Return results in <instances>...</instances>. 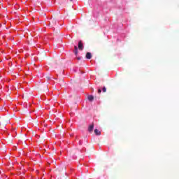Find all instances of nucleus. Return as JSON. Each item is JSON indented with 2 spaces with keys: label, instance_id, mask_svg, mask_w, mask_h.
Instances as JSON below:
<instances>
[{
  "label": "nucleus",
  "instance_id": "1",
  "mask_svg": "<svg viewBox=\"0 0 179 179\" xmlns=\"http://www.w3.org/2000/svg\"><path fill=\"white\" fill-rule=\"evenodd\" d=\"M78 50L82 51L83 50V43H82V41L78 42Z\"/></svg>",
  "mask_w": 179,
  "mask_h": 179
},
{
  "label": "nucleus",
  "instance_id": "2",
  "mask_svg": "<svg viewBox=\"0 0 179 179\" xmlns=\"http://www.w3.org/2000/svg\"><path fill=\"white\" fill-rule=\"evenodd\" d=\"M93 129H94V124H92L91 125H90V127H88V131L89 132H93Z\"/></svg>",
  "mask_w": 179,
  "mask_h": 179
},
{
  "label": "nucleus",
  "instance_id": "3",
  "mask_svg": "<svg viewBox=\"0 0 179 179\" xmlns=\"http://www.w3.org/2000/svg\"><path fill=\"white\" fill-rule=\"evenodd\" d=\"M87 59H92V53L91 52H87L85 55Z\"/></svg>",
  "mask_w": 179,
  "mask_h": 179
},
{
  "label": "nucleus",
  "instance_id": "4",
  "mask_svg": "<svg viewBox=\"0 0 179 179\" xmlns=\"http://www.w3.org/2000/svg\"><path fill=\"white\" fill-rule=\"evenodd\" d=\"M94 134H95V135H101V132L100 131H99V129H94Z\"/></svg>",
  "mask_w": 179,
  "mask_h": 179
},
{
  "label": "nucleus",
  "instance_id": "5",
  "mask_svg": "<svg viewBox=\"0 0 179 179\" xmlns=\"http://www.w3.org/2000/svg\"><path fill=\"white\" fill-rule=\"evenodd\" d=\"M88 100L90 101H93L94 100V96H93V95L88 96Z\"/></svg>",
  "mask_w": 179,
  "mask_h": 179
},
{
  "label": "nucleus",
  "instance_id": "6",
  "mask_svg": "<svg viewBox=\"0 0 179 179\" xmlns=\"http://www.w3.org/2000/svg\"><path fill=\"white\" fill-rule=\"evenodd\" d=\"M102 90H103V93H106V92H107V89H106V87H103Z\"/></svg>",
  "mask_w": 179,
  "mask_h": 179
},
{
  "label": "nucleus",
  "instance_id": "7",
  "mask_svg": "<svg viewBox=\"0 0 179 179\" xmlns=\"http://www.w3.org/2000/svg\"><path fill=\"white\" fill-rule=\"evenodd\" d=\"M101 93V89H98V94H100Z\"/></svg>",
  "mask_w": 179,
  "mask_h": 179
},
{
  "label": "nucleus",
  "instance_id": "8",
  "mask_svg": "<svg viewBox=\"0 0 179 179\" xmlns=\"http://www.w3.org/2000/svg\"><path fill=\"white\" fill-rule=\"evenodd\" d=\"M75 51H78V46H74Z\"/></svg>",
  "mask_w": 179,
  "mask_h": 179
},
{
  "label": "nucleus",
  "instance_id": "9",
  "mask_svg": "<svg viewBox=\"0 0 179 179\" xmlns=\"http://www.w3.org/2000/svg\"><path fill=\"white\" fill-rule=\"evenodd\" d=\"M52 23V24H57V21H53Z\"/></svg>",
  "mask_w": 179,
  "mask_h": 179
},
{
  "label": "nucleus",
  "instance_id": "10",
  "mask_svg": "<svg viewBox=\"0 0 179 179\" xmlns=\"http://www.w3.org/2000/svg\"><path fill=\"white\" fill-rule=\"evenodd\" d=\"M76 55H78V50H75Z\"/></svg>",
  "mask_w": 179,
  "mask_h": 179
},
{
  "label": "nucleus",
  "instance_id": "11",
  "mask_svg": "<svg viewBox=\"0 0 179 179\" xmlns=\"http://www.w3.org/2000/svg\"><path fill=\"white\" fill-rule=\"evenodd\" d=\"M47 78H48V80H50V79H51V78H50V77H47Z\"/></svg>",
  "mask_w": 179,
  "mask_h": 179
},
{
  "label": "nucleus",
  "instance_id": "12",
  "mask_svg": "<svg viewBox=\"0 0 179 179\" xmlns=\"http://www.w3.org/2000/svg\"><path fill=\"white\" fill-rule=\"evenodd\" d=\"M46 92H48V90H46Z\"/></svg>",
  "mask_w": 179,
  "mask_h": 179
},
{
  "label": "nucleus",
  "instance_id": "13",
  "mask_svg": "<svg viewBox=\"0 0 179 179\" xmlns=\"http://www.w3.org/2000/svg\"><path fill=\"white\" fill-rule=\"evenodd\" d=\"M78 59H80V58H78Z\"/></svg>",
  "mask_w": 179,
  "mask_h": 179
},
{
  "label": "nucleus",
  "instance_id": "14",
  "mask_svg": "<svg viewBox=\"0 0 179 179\" xmlns=\"http://www.w3.org/2000/svg\"><path fill=\"white\" fill-rule=\"evenodd\" d=\"M48 164H50V162H48Z\"/></svg>",
  "mask_w": 179,
  "mask_h": 179
},
{
  "label": "nucleus",
  "instance_id": "15",
  "mask_svg": "<svg viewBox=\"0 0 179 179\" xmlns=\"http://www.w3.org/2000/svg\"><path fill=\"white\" fill-rule=\"evenodd\" d=\"M71 1H73V0H70Z\"/></svg>",
  "mask_w": 179,
  "mask_h": 179
}]
</instances>
